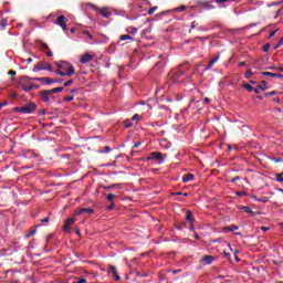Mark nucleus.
I'll use <instances>...</instances> for the list:
<instances>
[{
	"instance_id": "nucleus-1",
	"label": "nucleus",
	"mask_w": 283,
	"mask_h": 283,
	"mask_svg": "<svg viewBox=\"0 0 283 283\" xmlns=\"http://www.w3.org/2000/svg\"><path fill=\"white\" fill-rule=\"evenodd\" d=\"M57 70L55 71V74H57V76H74V74L76 73V71L74 70V65H72V63L70 62H57L56 64Z\"/></svg>"
},
{
	"instance_id": "nucleus-2",
	"label": "nucleus",
	"mask_w": 283,
	"mask_h": 283,
	"mask_svg": "<svg viewBox=\"0 0 283 283\" xmlns=\"http://www.w3.org/2000/svg\"><path fill=\"white\" fill-rule=\"evenodd\" d=\"M14 111L19 112L20 114H34V112L36 111V104L29 103L25 106L15 107Z\"/></svg>"
},
{
	"instance_id": "nucleus-3",
	"label": "nucleus",
	"mask_w": 283,
	"mask_h": 283,
	"mask_svg": "<svg viewBox=\"0 0 283 283\" xmlns=\"http://www.w3.org/2000/svg\"><path fill=\"white\" fill-rule=\"evenodd\" d=\"M147 160H158L159 165H163V163H165V159L163 158V153L160 151L150 153V155L147 157Z\"/></svg>"
},
{
	"instance_id": "nucleus-4",
	"label": "nucleus",
	"mask_w": 283,
	"mask_h": 283,
	"mask_svg": "<svg viewBox=\"0 0 283 283\" xmlns=\"http://www.w3.org/2000/svg\"><path fill=\"white\" fill-rule=\"evenodd\" d=\"M40 98L41 101H43L44 103H50V101H52L53 96L50 90L46 91H42L40 93Z\"/></svg>"
},
{
	"instance_id": "nucleus-5",
	"label": "nucleus",
	"mask_w": 283,
	"mask_h": 283,
	"mask_svg": "<svg viewBox=\"0 0 283 283\" xmlns=\"http://www.w3.org/2000/svg\"><path fill=\"white\" fill-rule=\"evenodd\" d=\"M40 83H43V85H52V83H63V80H54L50 77H41L38 78Z\"/></svg>"
},
{
	"instance_id": "nucleus-6",
	"label": "nucleus",
	"mask_w": 283,
	"mask_h": 283,
	"mask_svg": "<svg viewBox=\"0 0 283 283\" xmlns=\"http://www.w3.org/2000/svg\"><path fill=\"white\" fill-rule=\"evenodd\" d=\"M55 24L60 25L64 32L67 30V25L65 24V15H60L56 19Z\"/></svg>"
},
{
	"instance_id": "nucleus-7",
	"label": "nucleus",
	"mask_w": 283,
	"mask_h": 283,
	"mask_svg": "<svg viewBox=\"0 0 283 283\" xmlns=\"http://www.w3.org/2000/svg\"><path fill=\"white\" fill-rule=\"evenodd\" d=\"M93 60H94V55L90 53H85L80 57V63L85 64V63H90V61H93Z\"/></svg>"
},
{
	"instance_id": "nucleus-8",
	"label": "nucleus",
	"mask_w": 283,
	"mask_h": 283,
	"mask_svg": "<svg viewBox=\"0 0 283 283\" xmlns=\"http://www.w3.org/2000/svg\"><path fill=\"white\" fill-rule=\"evenodd\" d=\"M108 273H112L114 275L116 282L120 281V275H118V270H116V266L109 265Z\"/></svg>"
},
{
	"instance_id": "nucleus-9",
	"label": "nucleus",
	"mask_w": 283,
	"mask_h": 283,
	"mask_svg": "<svg viewBox=\"0 0 283 283\" xmlns=\"http://www.w3.org/2000/svg\"><path fill=\"white\" fill-rule=\"evenodd\" d=\"M186 222H189L191 231H193V212L187 211Z\"/></svg>"
},
{
	"instance_id": "nucleus-10",
	"label": "nucleus",
	"mask_w": 283,
	"mask_h": 283,
	"mask_svg": "<svg viewBox=\"0 0 283 283\" xmlns=\"http://www.w3.org/2000/svg\"><path fill=\"white\" fill-rule=\"evenodd\" d=\"M99 13L102 14V17H104V19H109L112 17V11H109V8H102L98 9Z\"/></svg>"
},
{
	"instance_id": "nucleus-11",
	"label": "nucleus",
	"mask_w": 283,
	"mask_h": 283,
	"mask_svg": "<svg viewBox=\"0 0 283 283\" xmlns=\"http://www.w3.org/2000/svg\"><path fill=\"white\" fill-rule=\"evenodd\" d=\"M30 81V77L28 76H22L18 83H17V87H23L24 85H28V82Z\"/></svg>"
},
{
	"instance_id": "nucleus-12",
	"label": "nucleus",
	"mask_w": 283,
	"mask_h": 283,
	"mask_svg": "<svg viewBox=\"0 0 283 283\" xmlns=\"http://www.w3.org/2000/svg\"><path fill=\"white\" fill-rule=\"evenodd\" d=\"M262 76H272L274 78H283V75L280 73H272V72H263Z\"/></svg>"
},
{
	"instance_id": "nucleus-13",
	"label": "nucleus",
	"mask_w": 283,
	"mask_h": 283,
	"mask_svg": "<svg viewBox=\"0 0 283 283\" xmlns=\"http://www.w3.org/2000/svg\"><path fill=\"white\" fill-rule=\"evenodd\" d=\"M23 92H30L31 90H39V85L25 84L22 86Z\"/></svg>"
},
{
	"instance_id": "nucleus-14",
	"label": "nucleus",
	"mask_w": 283,
	"mask_h": 283,
	"mask_svg": "<svg viewBox=\"0 0 283 283\" xmlns=\"http://www.w3.org/2000/svg\"><path fill=\"white\" fill-rule=\"evenodd\" d=\"M218 61H220V55H217L216 57L210 60V62H209L208 66L206 67V70H211L213 67V65H216V63H218Z\"/></svg>"
},
{
	"instance_id": "nucleus-15",
	"label": "nucleus",
	"mask_w": 283,
	"mask_h": 283,
	"mask_svg": "<svg viewBox=\"0 0 283 283\" xmlns=\"http://www.w3.org/2000/svg\"><path fill=\"white\" fill-rule=\"evenodd\" d=\"M83 213H94V209H92V208H82L77 211V216H81Z\"/></svg>"
},
{
	"instance_id": "nucleus-16",
	"label": "nucleus",
	"mask_w": 283,
	"mask_h": 283,
	"mask_svg": "<svg viewBox=\"0 0 283 283\" xmlns=\"http://www.w3.org/2000/svg\"><path fill=\"white\" fill-rule=\"evenodd\" d=\"M43 70H45V64H43V62H39L33 69V72H42Z\"/></svg>"
},
{
	"instance_id": "nucleus-17",
	"label": "nucleus",
	"mask_w": 283,
	"mask_h": 283,
	"mask_svg": "<svg viewBox=\"0 0 283 283\" xmlns=\"http://www.w3.org/2000/svg\"><path fill=\"white\" fill-rule=\"evenodd\" d=\"M193 178H196V176L193 174H187L182 177V181L190 182V180H193Z\"/></svg>"
},
{
	"instance_id": "nucleus-18",
	"label": "nucleus",
	"mask_w": 283,
	"mask_h": 283,
	"mask_svg": "<svg viewBox=\"0 0 283 283\" xmlns=\"http://www.w3.org/2000/svg\"><path fill=\"white\" fill-rule=\"evenodd\" d=\"M242 210L245 211V213H249L252 218L255 216V212H253L250 207H243Z\"/></svg>"
},
{
	"instance_id": "nucleus-19",
	"label": "nucleus",
	"mask_w": 283,
	"mask_h": 283,
	"mask_svg": "<svg viewBox=\"0 0 283 283\" xmlns=\"http://www.w3.org/2000/svg\"><path fill=\"white\" fill-rule=\"evenodd\" d=\"M203 262H206L207 264H212L213 263V256H211V255L203 256Z\"/></svg>"
},
{
	"instance_id": "nucleus-20",
	"label": "nucleus",
	"mask_w": 283,
	"mask_h": 283,
	"mask_svg": "<svg viewBox=\"0 0 283 283\" xmlns=\"http://www.w3.org/2000/svg\"><path fill=\"white\" fill-rule=\"evenodd\" d=\"M229 1H235L237 3H240L242 0H212V3H227Z\"/></svg>"
},
{
	"instance_id": "nucleus-21",
	"label": "nucleus",
	"mask_w": 283,
	"mask_h": 283,
	"mask_svg": "<svg viewBox=\"0 0 283 283\" xmlns=\"http://www.w3.org/2000/svg\"><path fill=\"white\" fill-rule=\"evenodd\" d=\"M239 227L238 226H231V227H226L223 229V231H230V232H233V231H238Z\"/></svg>"
},
{
	"instance_id": "nucleus-22",
	"label": "nucleus",
	"mask_w": 283,
	"mask_h": 283,
	"mask_svg": "<svg viewBox=\"0 0 283 283\" xmlns=\"http://www.w3.org/2000/svg\"><path fill=\"white\" fill-rule=\"evenodd\" d=\"M124 127H126V129H128V127H134L132 119H125Z\"/></svg>"
},
{
	"instance_id": "nucleus-23",
	"label": "nucleus",
	"mask_w": 283,
	"mask_h": 283,
	"mask_svg": "<svg viewBox=\"0 0 283 283\" xmlns=\"http://www.w3.org/2000/svg\"><path fill=\"white\" fill-rule=\"evenodd\" d=\"M119 41H134V38L125 34V35H120Z\"/></svg>"
},
{
	"instance_id": "nucleus-24",
	"label": "nucleus",
	"mask_w": 283,
	"mask_h": 283,
	"mask_svg": "<svg viewBox=\"0 0 283 283\" xmlns=\"http://www.w3.org/2000/svg\"><path fill=\"white\" fill-rule=\"evenodd\" d=\"M63 86H60V87H55V88H52V90H49V91H51V94H56V93H59V92H63Z\"/></svg>"
},
{
	"instance_id": "nucleus-25",
	"label": "nucleus",
	"mask_w": 283,
	"mask_h": 283,
	"mask_svg": "<svg viewBox=\"0 0 283 283\" xmlns=\"http://www.w3.org/2000/svg\"><path fill=\"white\" fill-rule=\"evenodd\" d=\"M254 200L256 201V202H269V198H266V197H263V198H258V197H254Z\"/></svg>"
},
{
	"instance_id": "nucleus-26",
	"label": "nucleus",
	"mask_w": 283,
	"mask_h": 283,
	"mask_svg": "<svg viewBox=\"0 0 283 283\" xmlns=\"http://www.w3.org/2000/svg\"><path fill=\"white\" fill-rule=\"evenodd\" d=\"M258 90H262V92H265V90H269L266 86V82H263V84L258 85Z\"/></svg>"
},
{
	"instance_id": "nucleus-27",
	"label": "nucleus",
	"mask_w": 283,
	"mask_h": 283,
	"mask_svg": "<svg viewBox=\"0 0 283 283\" xmlns=\"http://www.w3.org/2000/svg\"><path fill=\"white\" fill-rule=\"evenodd\" d=\"M112 151V148L109 146L104 147V150H99V154H109Z\"/></svg>"
},
{
	"instance_id": "nucleus-28",
	"label": "nucleus",
	"mask_w": 283,
	"mask_h": 283,
	"mask_svg": "<svg viewBox=\"0 0 283 283\" xmlns=\"http://www.w3.org/2000/svg\"><path fill=\"white\" fill-rule=\"evenodd\" d=\"M116 198V196H114L113 193H109V195H107V197H106V200H108V202H114V199Z\"/></svg>"
},
{
	"instance_id": "nucleus-29",
	"label": "nucleus",
	"mask_w": 283,
	"mask_h": 283,
	"mask_svg": "<svg viewBox=\"0 0 283 283\" xmlns=\"http://www.w3.org/2000/svg\"><path fill=\"white\" fill-rule=\"evenodd\" d=\"M251 76H253V71L251 69H249L247 72H245V78H251Z\"/></svg>"
},
{
	"instance_id": "nucleus-30",
	"label": "nucleus",
	"mask_w": 283,
	"mask_h": 283,
	"mask_svg": "<svg viewBox=\"0 0 283 283\" xmlns=\"http://www.w3.org/2000/svg\"><path fill=\"white\" fill-rule=\"evenodd\" d=\"M8 25V20L2 19L0 20V28H6Z\"/></svg>"
},
{
	"instance_id": "nucleus-31",
	"label": "nucleus",
	"mask_w": 283,
	"mask_h": 283,
	"mask_svg": "<svg viewBox=\"0 0 283 283\" xmlns=\"http://www.w3.org/2000/svg\"><path fill=\"white\" fill-rule=\"evenodd\" d=\"M88 8H91L92 10H95V11H98L99 9H98V7H96V4H94V3H87L86 4Z\"/></svg>"
},
{
	"instance_id": "nucleus-32",
	"label": "nucleus",
	"mask_w": 283,
	"mask_h": 283,
	"mask_svg": "<svg viewBox=\"0 0 283 283\" xmlns=\"http://www.w3.org/2000/svg\"><path fill=\"white\" fill-rule=\"evenodd\" d=\"M64 101H65V103H70L72 101H74V95L65 96Z\"/></svg>"
},
{
	"instance_id": "nucleus-33",
	"label": "nucleus",
	"mask_w": 283,
	"mask_h": 283,
	"mask_svg": "<svg viewBox=\"0 0 283 283\" xmlns=\"http://www.w3.org/2000/svg\"><path fill=\"white\" fill-rule=\"evenodd\" d=\"M243 87L248 90V92H253V86H251V84H243Z\"/></svg>"
},
{
	"instance_id": "nucleus-34",
	"label": "nucleus",
	"mask_w": 283,
	"mask_h": 283,
	"mask_svg": "<svg viewBox=\"0 0 283 283\" xmlns=\"http://www.w3.org/2000/svg\"><path fill=\"white\" fill-rule=\"evenodd\" d=\"M44 70H46L48 72H52V64L46 63V64L44 65Z\"/></svg>"
},
{
	"instance_id": "nucleus-35",
	"label": "nucleus",
	"mask_w": 283,
	"mask_h": 283,
	"mask_svg": "<svg viewBox=\"0 0 283 283\" xmlns=\"http://www.w3.org/2000/svg\"><path fill=\"white\" fill-rule=\"evenodd\" d=\"M71 229H72V227L70 224H67V222H65V224H64L65 233H67V231H70Z\"/></svg>"
},
{
	"instance_id": "nucleus-36",
	"label": "nucleus",
	"mask_w": 283,
	"mask_h": 283,
	"mask_svg": "<svg viewBox=\"0 0 283 283\" xmlns=\"http://www.w3.org/2000/svg\"><path fill=\"white\" fill-rule=\"evenodd\" d=\"M74 83V80H69L67 82L64 83V87H70Z\"/></svg>"
},
{
	"instance_id": "nucleus-37",
	"label": "nucleus",
	"mask_w": 283,
	"mask_h": 283,
	"mask_svg": "<svg viewBox=\"0 0 283 283\" xmlns=\"http://www.w3.org/2000/svg\"><path fill=\"white\" fill-rule=\"evenodd\" d=\"M66 223L72 227V224H74V218H69Z\"/></svg>"
},
{
	"instance_id": "nucleus-38",
	"label": "nucleus",
	"mask_w": 283,
	"mask_h": 283,
	"mask_svg": "<svg viewBox=\"0 0 283 283\" xmlns=\"http://www.w3.org/2000/svg\"><path fill=\"white\" fill-rule=\"evenodd\" d=\"M158 10V7H153L149 11L148 14H154Z\"/></svg>"
},
{
	"instance_id": "nucleus-39",
	"label": "nucleus",
	"mask_w": 283,
	"mask_h": 283,
	"mask_svg": "<svg viewBox=\"0 0 283 283\" xmlns=\"http://www.w3.org/2000/svg\"><path fill=\"white\" fill-rule=\"evenodd\" d=\"M116 207L114 202H111V205L107 207L108 211H113V209Z\"/></svg>"
},
{
	"instance_id": "nucleus-40",
	"label": "nucleus",
	"mask_w": 283,
	"mask_h": 283,
	"mask_svg": "<svg viewBox=\"0 0 283 283\" xmlns=\"http://www.w3.org/2000/svg\"><path fill=\"white\" fill-rule=\"evenodd\" d=\"M184 10H187V7L181 6V7L176 9L177 12H184Z\"/></svg>"
},
{
	"instance_id": "nucleus-41",
	"label": "nucleus",
	"mask_w": 283,
	"mask_h": 283,
	"mask_svg": "<svg viewBox=\"0 0 283 283\" xmlns=\"http://www.w3.org/2000/svg\"><path fill=\"white\" fill-rule=\"evenodd\" d=\"M277 182H283L282 174L276 175Z\"/></svg>"
},
{
	"instance_id": "nucleus-42",
	"label": "nucleus",
	"mask_w": 283,
	"mask_h": 283,
	"mask_svg": "<svg viewBox=\"0 0 283 283\" xmlns=\"http://www.w3.org/2000/svg\"><path fill=\"white\" fill-rule=\"evenodd\" d=\"M132 120H140V115L135 114V115L132 117Z\"/></svg>"
},
{
	"instance_id": "nucleus-43",
	"label": "nucleus",
	"mask_w": 283,
	"mask_h": 283,
	"mask_svg": "<svg viewBox=\"0 0 283 283\" xmlns=\"http://www.w3.org/2000/svg\"><path fill=\"white\" fill-rule=\"evenodd\" d=\"M270 48H271V44H265L263 46V52H269Z\"/></svg>"
},
{
	"instance_id": "nucleus-44",
	"label": "nucleus",
	"mask_w": 283,
	"mask_h": 283,
	"mask_svg": "<svg viewBox=\"0 0 283 283\" xmlns=\"http://www.w3.org/2000/svg\"><path fill=\"white\" fill-rule=\"evenodd\" d=\"M265 70H273L274 72H277V66H268Z\"/></svg>"
},
{
	"instance_id": "nucleus-45",
	"label": "nucleus",
	"mask_w": 283,
	"mask_h": 283,
	"mask_svg": "<svg viewBox=\"0 0 283 283\" xmlns=\"http://www.w3.org/2000/svg\"><path fill=\"white\" fill-rule=\"evenodd\" d=\"M276 33H277V30H273V31L270 33V39H273V36H275Z\"/></svg>"
},
{
	"instance_id": "nucleus-46",
	"label": "nucleus",
	"mask_w": 283,
	"mask_h": 283,
	"mask_svg": "<svg viewBox=\"0 0 283 283\" xmlns=\"http://www.w3.org/2000/svg\"><path fill=\"white\" fill-rule=\"evenodd\" d=\"M36 233V230H32L30 233L27 234V238H31V235H34Z\"/></svg>"
},
{
	"instance_id": "nucleus-47",
	"label": "nucleus",
	"mask_w": 283,
	"mask_h": 283,
	"mask_svg": "<svg viewBox=\"0 0 283 283\" xmlns=\"http://www.w3.org/2000/svg\"><path fill=\"white\" fill-rule=\"evenodd\" d=\"M272 160H273L274 163H282V158H277V157L272 158Z\"/></svg>"
},
{
	"instance_id": "nucleus-48",
	"label": "nucleus",
	"mask_w": 283,
	"mask_h": 283,
	"mask_svg": "<svg viewBox=\"0 0 283 283\" xmlns=\"http://www.w3.org/2000/svg\"><path fill=\"white\" fill-rule=\"evenodd\" d=\"M140 145H143V143H140V142L135 143V144H134L135 149H138V147H139Z\"/></svg>"
},
{
	"instance_id": "nucleus-49",
	"label": "nucleus",
	"mask_w": 283,
	"mask_h": 283,
	"mask_svg": "<svg viewBox=\"0 0 283 283\" xmlns=\"http://www.w3.org/2000/svg\"><path fill=\"white\" fill-rule=\"evenodd\" d=\"M6 105H8V102L0 103V109H3V107H6Z\"/></svg>"
},
{
	"instance_id": "nucleus-50",
	"label": "nucleus",
	"mask_w": 283,
	"mask_h": 283,
	"mask_svg": "<svg viewBox=\"0 0 283 283\" xmlns=\"http://www.w3.org/2000/svg\"><path fill=\"white\" fill-rule=\"evenodd\" d=\"M265 96H275V91H272L270 93H266Z\"/></svg>"
},
{
	"instance_id": "nucleus-51",
	"label": "nucleus",
	"mask_w": 283,
	"mask_h": 283,
	"mask_svg": "<svg viewBox=\"0 0 283 283\" xmlns=\"http://www.w3.org/2000/svg\"><path fill=\"white\" fill-rule=\"evenodd\" d=\"M8 74H10L11 76H17V72L15 71H9Z\"/></svg>"
},
{
	"instance_id": "nucleus-52",
	"label": "nucleus",
	"mask_w": 283,
	"mask_h": 283,
	"mask_svg": "<svg viewBox=\"0 0 283 283\" xmlns=\"http://www.w3.org/2000/svg\"><path fill=\"white\" fill-rule=\"evenodd\" d=\"M196 25H197L196 21L191 22V30H195Z\"/></svg>"
},
{
	"instance_id": "nucleus-53",
	"label": "nucleus",
	"mask_w": 283,
	"mask_h": 283,
	"mask_svg": "<svg viewBox=\"0 0 283 283\" xmlns=\"http://www.w3.org/2000/svg\"><path fill=\"white\" fill-rule=\"evenodd\" d=\"M244 65H247V62H240L239 63V67H244Z\"/></svg>"
},
{
	"instance_id": "nucleus-54",
	"label": "nucleus",
	"mask_w": 283,
	"mask_h": 283,
	"mask_svg": "<svg viewBox=\"0 0 283 283\" xmlns=\"http://www.w3.org/2000/svg\"><path fill=\"white\" fill-rule=\"evenodd\" d=\"M77 283H87L86 279H81Z\"/></svg>"
},
{
	"instance_id": "nucleus-55",
	"label": "nucleus",
	"mask_w": 283,
	"mask_h": 283,
	"mask_svg": "<svg viewBox=\"0 0 283 283\" xmlns=\"http://www.w3.org/2000/svg\"><path fill=\"white\" fill-rule=\"evenodd\" d=\"M238 180H240V177L232 178V182H238Z\"/></svg>"
},
{
	"instance_id": "nucleus-56",
	"label": "nucleus",
	"mask_w": 283,
	"mask_h": 283,
	"mask_svg": "<svg viewBox=\"0 0 283 283\" xmlns=\"http://www.w3.org/2000/svg\"><path fill=\"white\" fill-rule=\"evenodd\" d=\"M276 72H282L283 73V66H277Z\"/></svg>"
},
{
	"instance_id": "nucleus-57",
	"label": "nucleus",
	"mask_w": 283,
	"mask_h": 283,
	"mask_svg": "<svg viewBox=\"0 0 283 283\" xmlns=\"http://www.w3.org/2000/svg\"><path fill=\"white\" fill-rule=\"evenodd\" d=\"M223 254H224V255H226V258H228V259H229V258H231V254H230V253H228L227 251H224V252H223Z\"/></svg>"
},
{
	"instance_id": "nucleus-58",
	"label": "nucleus",
	"mask_w": 283,
	"mask_h": 283,
	"mask_svg": "<svg viewBox=\"0 0 283 283\" xmlns=\"http://www.w3.org/2000/svg\"><path fill=\"white\" fill-rule=\"evenodd\" d=\"M42 222H50V218L46 217V218L42 219Z\"/></svg>"
},
{
	"instance_id": "nucleus-59",
	"label": "nucleus",
	"mask_w": 283,
	"mask_h": 283,
	"mask_svg": "<svg viewBox=\"0 0 283 283\" xmlns=\"http://www.w3.org/2000/svg\"><path fill=\"white\" fill-rule=\"evenodd\" d=\"M203 102H205V103H211V99H210L209 97H206V98L203 99Z\"/></svg>"
},
{
	"instance_id": "nucleus-60",
	"label": "nucleus",
	"mask_w": 283,
	"mask_h": 283,
	"mask_svg": "<svg viewBox=\"0 0 283 283\" xmlns=\"http://www.w3.org/2000/svg\"><path fill=\"white\" fill-rule=\"evenodd\" d=\"M277 45H283V38L277 42Z\"/></svg>"
},
{
	"instance_id": "nucleus-61",
	"label": "nucleus",
	"mask_w": 283,
	"mask_h": 283,
	"mask_svg": "<svg viewBox=\"0 0 283 283\" xmlns=\"http://www.w3.org/2000/svg\"><path fill=\"white\" fill-rule=\"evenodd\" d=\"M261 230L262 231H269V228L268 227H261Z\"/></svg>"
},
{
	"instance_id": "nucleus-62",
	"label": "nucleus",
	"mask_w": 283,
	"mask_h": 283,
	"mask_svg": "<svg viewBox=\"0 0 283 283\" xmlns=\"http://www.w3.org/2000/svg\"><path fill=\"white\" fill-rule=\"evenodd\" d=\"M27 63L28 64L32 63V59L31 57L27 59Z\"/></svg>"
},
{
	"instance_id": "nucleus-63",
	"label": "nucleus",
	"mask_w": 283,
	"mask_h": 283,
	"mask_svg": "<svg viewBox=\"0 0 283 283\" xmlns=\"http://www.w3.org/2000/svg\"><path fill=\"white\" fill-rule=\"evenodd\" d=\"M169 147H171V143H168V144L166 145V149H169Z\"/></svg>"
},
{
	"instance_id": "nucleus-64",
	"label": "nucleus",
	"mask_w": 283,
	"mask_h": 283,
	"mask_svg": "<svg viewBox=\"0 0 283 283\" xmlns=\"http://www.w3.org/2000/svg\"><path fill=\"white\" fill-rule=\"evenodd\" d=\"M46 56H52V51H49V52L46 53Z\"/></svg>"
}]
</instances>
